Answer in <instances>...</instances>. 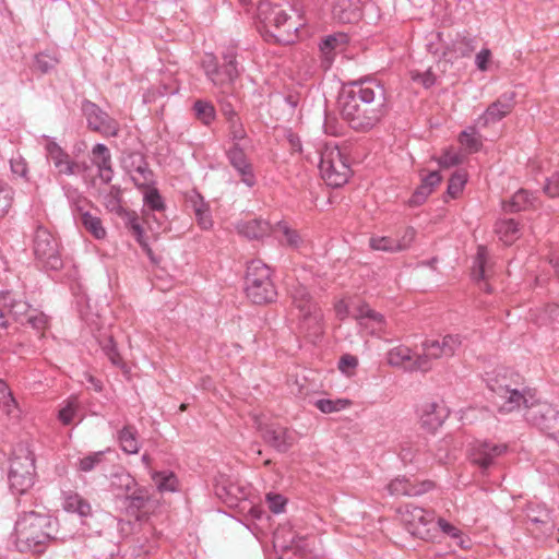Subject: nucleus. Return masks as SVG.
Listing matches in <instances>:
<instances>
[{
  "instance_id": "1",
  "label": "nucleus",
  "mask_w": 559,
  "mask_h": 559,
  "mask_svg": "<svg viewBox=\"0 0 559 559\" xmlns=\"http://www.w3.org/2000/svg\"><path fill=\"white\" fill-rule=\"evenodd\" d=\"M342 118L358 132L372 130L386 115V96L383 85L372 79L347 83L338 97Z\"/></svg>"
},
{
  "instance_id": "2",
  "label": "nucleus",
  "mask_w": 559,
  "mask_h": 559,
  "mask_svg": "<svg viewBox=\"0 0 559 559\" xmlns=\"http://www.w3.org/2000/svg\"><path fill=\"white\" fill-rule=\"evenodd\" d=\"M488 389L500 400V412L511 413L528 403L535 397L536 391L530 388L525 379L509 367L499 366L486 373Z\"/></svg>"
},
{
  "instance_id": "3",
  "label": "nucleus",
  "mask_w": 559,
  "mask_h": 559,
  "mask_svg": "<svg viewBox=\"0 0 559 559\" xmlns=\"http://www.w3.org/2000/svg\"><path fill=\"white\" fill-rule=\"evenodd\" d=\"M55 538L51 518L35 511L19 515L10 537L16 550L35 555L43 554Z\"/></svg>"
},
{
  "instance_id": "4",
  "label": "nucleus",
  "mask_w": 559,
  "mask_h": 559,
  "mask_svg": "<svg viewBox=\"0 0 559 559\" xmlns=\"http://www.w3.org/2000/svg\"><path fill=\"white\" fill-rule=\"evenodd\" d=\"M0 304L4 309L5 317H11L26 329H31L36 340L46 337L48 317L32 308L21 294L13 290H0Z\"/></svg>"
},
{
  "instance_id": "5",
  "label": "nucleus",
  "mask_w": 559,
  "mask_h": 559,
  "mask_svg": "<svg viewBox=\"0 0 559 559\" xmlns=\"http://www.w3.org/2000/svg\"><path fill=\"white\" fill-rule=\"evenodd\" d=\"M290 0H263L259 5V16L266 27H273L274 38L284 44L294 41L298 25L292 21L288 11Z\"/></svg>"
},
{
  "instance_id": "6",
  "label": "nucleus",
  "mask_w": 559,
  "mask_h": 559,
  "mask_svg": "<svg viewBox=\"0 0 559 559\" xmlns=\"http://www.w3.org/2000/svg\"><path fill=\"white\" fill-rule=\"evenodd\" d=\"M222 58L223 63L219 64L216 56L206 53L202 59V69L219 94H230L234 90V82L239 75L236 50L227 48Z\"/></svg>"
},
{
  "instance_id": "7",
  "label": "nucleus",
  "mask_w": 559,
  "mask_h": 559,
  "mask_svg": "<svg viewBox=\"0 0 559 559\" xmlns=\"http://www.w3.org/2000/svg\"><path fill=\"white\" fill-rule=\"evenodd\" d=\"M245 292L253 304L266 305L276 300L277 290L271 269L261 260H252L247 266Z\"/></svg>"
},
{
  "instance_id": "8",
  "label": "nucleus",
  "mask_w": 559,
  "mask_h": 559,
  "mask_svg": "<svg viewBox=\"0 0 559 559\" xmlns=\"http://www.w3.org/2000/svg\"><path fill=\"white\" fill-rule=\"evenodd\" d=\"M35 455L26 443H19L11 459L9 484L12 491L26 493L35 484Z\"/></svg>"
},
{
  "instance_id": "9",
  "label": "nucleus",
  "mask_w": 559,
  "mask_h": 559,
  "mask_svg": "<svg viewBox=\"0 0 559 559\" xmlns=\"http://www.w3.org/2000/svg\"><path fill=\"white\" fill-rule=\"evenodd\" d=\"M109 313V305L106 298L99 300L88 298L84 309L81 310L83 321L92 329L93 332H97V334H95V338L100 349H117L119 346L115 341L112 331L109 328H106Z\"/></svg>"
},
{
  "instance_id": "10",
  "label": "nucleus",
  "mask_w": 559,
  "mask_h": 559,
  "mask_svg": "<svg viewBox=\"0 0 559 559\" xmlns=\"http://www.w3.org/2000/svg\"><path fill=\"white\" fill-rule=\"evenodd\" d=\"M319 170L326 185L333 188L345 185L352 174L346 156L332 144H325L320 151Z\"/></svg>"
},
{
  "instance_id": "11",
  "label": "nucleus",
  "mask_w": 559,
  "mask_h": 559,
  "mask_svg": "<svg viewBox=\"0 0 559 559\" xmlns=\"http://www.w3.org/2000/svg\"><path fill=\"white\" fill-rule=\"evenodd\" d=\"M397 512L402 524L412 536L424 540L433 538L432 532L436 531V515L432 511L406 503L400 507Z\"/></svg>"
},
{
  "instance_id": "12",
  "label": "nucleus",
  "mask_w": 559,
  "mask_h": 559,
  "mask_svg": "<svg viewBox=\"0 0 559 559\" xmlns=\"http://www.w3.org/2000/svg\"><path fill=\"white\" fill-rule=\"evenodd\" d=\"M524 407L526 421L559 443V411L547 403L536 401L535 397Z\"/></svg>"
},
{
  "instance_id": "13",
  "label": "nucleus",
  "mask_w": 559,
  "mask_h": 559,
  "mask_svg": "<svg viewBox=\"0 0 559 559\" xmlns=\"http://www.w3.org/2000/svg\"><path fill=\"white\" fill-rule=\"evenodd\" d=\"M33 250L36 259L44 267L50 270H59L62 267L58 241L47 228L43 226L36 228L33 239Z\"/></svg>"
},
{
  "instance_id": "14",
  "label": "nucleus",
  "mask_w": 559,
  "mask_h": 559,
  "mask_svg": "<svg viewBox=\"0 0 559 559\" xmlns=\"http://www.w3.org/2000/svg\"><path fill=\"white\" fill-rule=\"evenodd\" d=\"M306 300L295 304L304 318L302 329L305 330L304 346H319L323 334L322 313L318 305L308 295Z\"/></svg>"
},
{
  "instance_id": "15",
  "label": "nucleus",
  "mask_w": 559,
  "mask_h": 559,
  "mask_svg": "<svg viewBox=\"0 0 559 559\" xmlns=\"http://www.w3.org/2000/svg\"><path fill=\"white\" fill-rule=\"evenodd\" d=\"M254 426L263 441L280 453H286L296 442L295 433L281 425L265 424L254 417Z\"/></svg>"
},
{
  "instance_id": "16",
  "label": "nucleus",
  "mask_w": 559,
  "mask_h": 559,
  "mask_svg": "<svg viewBox=\"0 0 559 559\" xmlns=\"http://www.w3.org/2000/svg\"><path fill=\"white\" fill-rule=\"evenodd\" d=\"M437 355H429L426 352H388L386 361L390 366L402 371H428Z\"/></svg>"
},
{
  "instance_id": "17",
  "label": "nucleus",
  "mask_w": 559,
  "mask_h": 559,
  "mask_svg": "<svg viewBox=\"0 0 559 559\" xmlns=\"http://www.w3.org/2000/svg\"><path fill=\"white\" fill-rule=\"evenodd\" d=\"M82 111L91 130L98 132L104 136L118 135L119 123L99 106L90 100H84L82 103Z\"/></svg>"
},
{
  "instance_id": "18",
  "label": "nucleus",
  "mask_w": 559,
  "mask_h": 559,
  "mask_svg": "<svg viewBox=\"0 0 559 559\" xmlns=\"http://www.w3.org/2000/svg\"><path fill=\"white\" fill-rule=\"evenodd\" d=\"M508 447L503 443L476 441L469 448V460L481 471L488 469L495 461L506 453Z\"/></svg>"
},
{
  "instance_id": "19",
  "label": "nucleus",
  "mask_w": 559,
  "mask_h": 559,
  "mask_svg": "<svg viewBox=\"0 0 559 559\" xmlns=\"http://www.w3.org/2000/svg\"><path fill=\"white\" fill-rule=\"evenodd\" d=\"M46 141L45 151L47 158L51 162L58 176H75L78 175L79 165L78 162L71 158V156L52 139L44 136Z\"/></svg>"
},
{
  "instance_id": "20",
  "label": "nucleus",
  "mask_w": 559,
  "mask_h": 559,
  "mask_svg": "<svg viewBox=\"0 0 559 559\" xmlns=\"http://www.w3.org/2000/svg\"><path fill=\"white\" fill-rule=\"evenodd\" d=\"M67 198L75 205L81 215V223L84 228L96 239H104L106 237V229L103 226L102 219L98 216L92 215L90 212L83 211V204L87 201L83 198L76 189L66 186L63 187Z\"/></svg>"
},
{
  "instance_id": "21",
  "label": "nucleus",
  "mask_w": 559,
  "mask_h": 559,
  "mask_svg": "<svg viewBox=\"0 0 559 559\" xmlns=\"http://www.w3.org/2000/svg\"><path fill=\"white\" fill-rule=\"evenodd\" d=\"M308 383L306 379L302 382L296 380L290 388V392L299 397L308 399V402L314 405L321 413H336L352 406L353 402L348 399H313L309 396Z\"/></svg>"
},
{
  "instance_id": "22",
  "label": "nucleus",
  "mask_w": 559,
  "mask_h": 559,
  "mask_svg": "<svg viewBox=\"0 0 559 559\" xmlns=\"http://www.w3.org/2000/svg\"><path fill=\"white\" fill-rule=\"evenodd\" d=\"M435 483L431 480L411 479L406 476H399L392 479L386 489L393 497H417L433 489Z\"/></svg>"
},
{
  "instance_id": "23",
  "label": "nucleus",
  "mask_w": 559,
  "mask_h": 559,
  "mask_svg": "<svg viewBox=\"0 0 559 559\" xmlns=\"http://www.w3.org/2000/svg\"><path fill=\"white\" fill-rule=\"evenodd\" d=\"M515 106V93L508 92L502 94L493 103H491L485 112L478 117L477 124L480 127H488L507 117Z\"/></svg>"
},
{
  "instance_id": "24",
  "label": "nucleus",
  "mask_w": 559,
  "mask_h": 559,
  "mask_svg": "<svg viewBox=\"0 0 559 559\" xmlns=\"http://www.w3.org/2000/svg\"><path fill=\"white\" fill-rule=\"evenodd\" d=\"M417 413L421 427L429 432H435L449 416V411L443 403L435 401L424 402Z\"/></svg>"
},
{
  "instance_id": "25",
  "label": "nucleus",
  "mask_w": 559,
  "mask_h": 559,
  "mask_svg": "<svg viewBox=\"0 0 559 559\" xmlns=\"http://www.w3.org/2000/svg\"><path fill=\"white\" fill-rule=\"evenodd\" d=\"M226 156L228 158L229 164L241 177V181L250 188L253 187L257 181L253 173V167L251 163L248 160L241 145L239 143H234L226 151Z\"/></svg>"
},
{
  "instance_id": "26",
  "label": "nucleus",
  "mask_w": 559,
  "mask_h": 559,
  "mask_svg": "<svg viewBox=\"0 0 559 559\" xmlns=\"http://www.w3.org/2000/svg\"><path fill=\"white\" fill-rule=\"evenodd\" d=\"M151 499L150 489L136 485V487L123 498L126 512L129 515L135 516L138 521H142L146 514Z\"/></svg>"
},
{
  "instance_id": "27",
  "label": "nucleus",
  "mask_w": 559,
  "mask_h": 559,
  "mask_svg": "<svg viewBox=\"0 0 559 559\" xmlns=\"http://www.w3.org/2000/svg\"><path fill=\"white\" fill-rule=\"evenodd\" d=\"M352 317L358 321L360 326L369 329L371 333L381 331L385 323L384 317L366 302H359L353 307Z\"/></svg>"
},
{
  "instance_id": "28",
  "label": "nucleus",
  "mask_w": 559,
  "mask_h": 559,
  "mask_svg": "<svg viewBox=\"0 0 559 559\" xmlns=\"http://www.w3.org/2000/svg\"><path fill=\"white\" fill-rule=\"evenodd\" d=\"M92 163L98 169V176L104 183H109L112 180L114 170L111 163V154L109 148L103 144L97 143L92 148Z\"/></svg>"
},
{
  "instance_id": "29",
  "label": "nucleus",
  "mask_w": 559,
  "mask_h": 559,
  "mask_svg": "<svg viewBox=\"0 0 559 559\" xmlns=\"http://www.w3.org/2000/svg\"><path fill=\"white\" fill-rule=\"evenodd\" d=\"M332 14L341 23H356L361 17L359 0H334Z\"/></svg>"
},
{
  "instance_id": "30",
  "label": "nucleus",
  "mask_w": 559,
  "mask_h": 559,
  "mask_svg": "<svg viewBox=\"0 0 559 559\" xmlns=\"http://www.w3.org/2000/svg\"><path fill=\"white\" fill-rule=\"evenodd\" d=\"M121 450L127 454H136L140 451L138 429L133 425H124L117 435Z\"/></svg>"
},
{
  "instance_id": "31",
  "label": "nucleus",
  "mask_w": 559,
  "mask_h": 559,
  "mask_svg": "<svg viewBox=\"0 0 559 559\" xmlns=\"http://www.w3.org/2000/svg\"><path fill=\"white\" fill-rule=\"evenodd\" d=\"M135 478L124 469L111 474L110 487L117 497H123L136 487Z\"/></svg>"
},
{
  "instance_id": "32",
  "label": "nucleus",
  "mask_w": 559,
  "mask_h": 559,
  "mask_svg": "<svg viewBox=\"0 0 559 559\" xmlns=\"http://www.w3.org/2000/svg\"><path fill=\"white\" fill-rule=\"evenodd\" d=\"M238 233L248 239H261L271 233L270 224L263 219H250L237 225Z\"/></svg>"
},
{
  "instance_id": "33",
  "label": "nucleus",
  "mask_w": 559,
  "mask_h": 559,
  "mask_svg": "<svg viewBox=\"0 0 559 559\" xmlns=\"http://www.w3.org/2000/svg\"><path fill=\"white\" fill-rule=\"evenodd\" d=\"M62 506L66 511L76 513L82 518L91 515L92 512L91 504L74 491L63 492Z\"/></svg>"
},
{
  "instance_id": "34",
  "label": "nucleus",
  "mask_w": 559,
  "mask_h": 559,
  "mask_svg": "<svg viewBox=\"0 0 559 559\" xmlns=\"http://www.w3.org/2000/svg\"><path fill=\"white\" fill-rule=\"evenodd\" d=\"M535 198L525 189L516 191L508 202H503V210L509 213L528 210L534 205Z\"/></svg>"
},
{
  "instance_id": "35",
  "label": "nucleus",
  "mask_w": 559,
  "mask_h": 559,
  "mask_svg": "<svg viewBox=\"0 0 559 559\" xmlns=\"http://www.w3.org/2000/svg\"><path fill=\"white\" fill-rule=\"evenodd\" d=\"M121 217L126 221V225L130 229L135 240L150 255L152 250L148 247L147 241L144 239V230L142 225L140 224L138 214L133 211H128L123 212V215Z\"/></svg>"
},
{
  "instance_id": "36",
  "label": "nucleus",
  "mask_w": 559,
  "mask_h": 559,
  "mask_svg": "<svg viewBox=\"0 0 559 559\" xmlns=\"http://www.w3.org/2000/svg\"><path fill=\"white\" fill-rule=\"evenodd\" d=\"M496 233L506 245L513 243L520 237L519 225L511 218L497 222Z\"/></svg>"
},
{
  "instance_id": "37",
  "label": "nucleus",
  "mask_w": 559,
  "mask_h": 559,
  "mask_svg": "<svg viewBox=\"0 0 559 559\" xmlns=\"http://www.w3.org/2000/svg\"><path fill=\"white\" fill-rule=\"evenodd\" d=\"M527 523L530 525L528 530H531L533 533L535 531H538V533L544 536L551 534V531L554 528V524L550 521V516L546 511L542 512L540 515H533L528 513Z\"/></svg>"
},
{
  "instance_id": "38",
  "label": "nucleus",
  "mask_w": 559,
  "mask_h": 559,
  "mask_svg": "<svg viewBox=\"0 0 559 559\" xmlns=\"http://www.w3.org/2000/svg\"><path fill=\"white\" fill-rule=\"evenodd\" d=\"M130 178L138 188L143 190L151 188L153 183V173L144 162L130 170Z\"/></svg>"
},
{
  "instance_id": "39",
  "label": "nucleus",
  "mask_w": 559,
  "mask_h": 559,
  "mask_svg": "<svg viewBox=\"0 0 559 559\" xmlns=\"http://www.w3.org/2000/svg\"><path fill=\"white\" fill-rule=\"evenodd\" d=\"M0 409L10 417H17V404L8 386V384L0 380Z\"/></svg>"
},
{
  "instance_id": "40",
  "label": "nucleus",
  "mask_w": 559,
  "mask_h": 559,
  "mask_svg": "<svg viewBox=\"0 0 559 559\" xmlns=\"http://www.w3.org/2000/svg\"><path fill=\"white\" fill-rule=\"evenodd\" d=\"M191 203L199 225L203 229L210 228L212 226V218L209 205L204 203L200 194H197L193 199H191Z\"/></svg>"
},
{
  "instance_id": "41",
  "label": "nucleus",
  "mask_w": 559,
  "mask_h": 559,
  "mask_svg": "<svg viewBox=\"0 0 559 559\" xmlns=\"http://www.w3.org/2000/svg\"><path fill=\"white\" fill-rule=\"evenodd\" d=\"M460 346H466L464 338L460 335H447L442 338V342L439 340H427L423 343L424 349H454Z\"/></svg>"
},
{
  "instance_id": "42",
  "label": "nucleus",
  "mask_w": 559,
  "mask_h": 559,
  "mask_svg": "<svg viewBox=\"0 0 559 559\" xmlns=\"http://www.w3.org/2000/svg\"><path fill=\"white\" fill-rule=\"evenodd\" d=\"M277 237H282L281 241L285 242L286 245L297 248L299 243L301 242L300 236L295 229L289 228V226L284 223L280 222L276 224V226L272 230Z\"/></svg>"
},
{
  "instance_id": "43",
  "label": "nucleus",
  "mask_w": 559,
  "mask_h": 559,
  "mask_svg": "<svg viewBox=\"0 0 559 559\" xmlns=\"http://www.w3.org/2000/svg\"><path fill=\"white\" fill-rule=\"evenodd\" d=\"M195 117L204 124H210L215 119V108L212 103L198 99L193 105Z\"/></svg>"
},
{
  "instance_id": "44",
  "label": "nucleus",
  "mask_w": 559,
  "mask_h": 559,
  "mask_svg": "<svg viewBox=\"0 0 559 559\" xmlns=\"http://www.w3.org/2000/svg\"><path fill=\"white\" fill-rule=\"evenodd\" d=\"M14 191L12 187L0 180V219H2L12 207Z\"/></svg>"
},
{
  "instance_id": "45",
  "label": "nucleus",
  "mask_w": 559,
  "mask_h": 559,
  "mask_svg": "<svg viewBox=\"0 0 559 559\" xmlns=\"http://www.w3.org/2000/svg\"><path fill=\"white\" fill-rule=\"evenodd\" d=\"M467 181V175L463 170L455 171L449 179L447 193L452 199L457 198Z\"/></svg>"
},
{
  "instance_id": "46",
  "label": "nucleus",
  "mask_w": 559,
  "mask_h": 559,
  "mask_svg": "<svg viewBox=\"0 0 559 559\" xmlns=\"http://www.w3.org/2000/svg\"><path fill=\"white\" fill-rule=\"evenodd\" d=\"M453 50L462 57L469 56L475 50L474 38L467 33L457 34L453 41Z\"/></svg>"
},
{
  "instance_id": "47",
  "label": "nucleus",
  "mask_w": 559,
  "mask_h": 559,
  "mask_svg": "<svg viewBox=\"0 0 559 559\" xmlns=\"http://www.w3.org/2000/svg\"><path fill=\"white\" fill-rule=\"evenodd\" d=\"M144 204L151 211L162 213L165 210V203L162 195L156 188H148L144 190Z\"/></svg>"
},
{
  "instance_id": "48",
  "label": "nucleus",
  "mask_w": 559,
  "mask_h": 559,
  "mask_svg": "<svg viewBox=\"0 0 559 559\" xmlns=\"http://www.w3.org/2000/svg\"><path fill=\"white\" fill-rule=\"evenodd\" d=\"M105 459V452L98 451L93 452L82 459L78 462V469L84 473H88L94 471L100 463H103Z\"/></svg>"
},
{
  "instance_id": "49",
  "label": "nucleus",
  "mask_w": 559,
  "mask_h": 559,
  "mask_svg": "<svg viewBox=\"0 0 559 559\" xmlns=\"http://www.w3.org/2000/svg\"><path fill=\"white\" fill-rule=\"evenodd\" d=\"M153 479L159 491H175L177 478L174 473L158 472L153 475Z\"/></svg>"
},
{
  "instance_id": "50",
  "label": "nucleus",
  "mask_w": 559,
  "mask_h": 559,
  "mask_svg": "<svg viewBox=\"0 0 559 559\" xmlns=\"http://www.w3.org/2000/svg\"><path fill=\"white\" fill-rule=\"evenodd\" d=\"M230 97L236 98L234 90L230 94H219V92H217V99L221 104L222 114L228 122L239 118L235 111L234 104L230 102Z\"/></svg>"
},
{
  "instance_id": "51",
  "label": "nucleus",
  "mask_w": 559,
  "mask_h": 559,
  "mask_svg": "<svg viewBox=\"0 0 559 559\" xmlns=\"http://www.w3.org/2000/svg\"><path fill=\"white\" fill-rule=\"evenodd\" d=\"M486 255H487L486 248L483 246L478 247L477 255H476L474 267L472 271V276L475 281H484L486 278V274H485Z\"/></svg>"
},
{
  "instance_id": "52",
  "label": "nucleus",
  "mask_w": 559,
  "mask_h": 559,
  "mask_svg": "<svg viewBox=\"0 0 559 559\" xmlns=\"http://www.w3.org/2000/svg\"><path fill=\"white\" fill-rule=\"evenodd\" d=\"M57 63V59L47 55V53H38L35 57V63L34 68L41 72V73H48L51 71Z\"/></svg>"
},
{
  "instance_id": "53",
  "label": "nucleus",
  "mask_w": 559,
  "mask_h": 559,
  "mask_svg": "<svg viewBox=\"0 0 559 559\" xmlns=\"http://www.w3.org/2000/svg\"><path fill=\"white\" fill-rule=\"evenodd\" d=\"M394 243H395V239L391 238V237H371L370 238V247L373 250L396 252Z\"/></svg>"
},
{
  "instance_id": "54",
  "label": "nucleus",
  "mask_w": 559,
  "mask_h": 559,
  "mask_svg": "<svg viewBox=\"0 0 559 559\" xmlns=\"http://www.w3.org/2000/svg\"><path fill=\"white\" fill-rule=\"evenodd\" d=\"M415 237L416 230L413 227H407L404 230L403 235L399 239H395L394 246L396 252L408 249L412 246L413 241L415 240Z\"/></svg>"
},
{
  "instance_id": "55",
  "label": "nucleus",
  "mask_w": 559,
  "mask_h": 559,
  "mask_svg": "<svg viewBox=\"0 0 559 559\" xmlns=\"http://www.w3.org/2000/svg\"><path fill=\"white\" fill-rule=\"evenodd\" d=\"M229 135L234 143H239L247 138V132L240 121V119H236L228 122Z\"/></svg>"
},
{
  "instance_id": "56",
  "label": "nucleus",
  "mask_w": 559,
  "mask_h": 559,
  "mask_svg": "<svg viewBox=\"0 0 559 559\" xmlns=\"http://www.w3.org/2000/svg\"><path fill=\"white\" fill-rule=\"evenodd\" d=\"M78 404L76 401L70 400L64 407L59 411L58 418L63 425H70L76 413Z\"/></svg>"
},
{
  "instance_id": "57",
  "label": "nucleus",
  "mask_w": 559,
  "mask_h": 559,
  "mask_svg": "<svg viewBox=\"0 0 559 559\" xmlns=\"http://www.w3.org/2000/svg\"><path fill=\"white\" fill-rule=\"evenodd\" d=\"M105 206L106 209H108L110 212H115L117 213L118 215L122 216L123 215V212H128L127 210H124L121 204H120V199H119V191H110V193H108L106 197H105Z\"/></svg>"
},
{
  "instance_id": "58",
  "label": "nucleus",
  "mask_w": 559,
  "mask_h": 559,
  "mask_svg": "<svg viewBox=\"0 0 559 559\" xmlns=\"http://www.w3.org/2000/svg\"><path fill=\"white\" fill-rule=\"evenodd\" d=\"M266 502H267L269 509L273 513L278 514L284 511V507L286 504V499L282 495L267 493Z\"/></svg>"
},
{
  "instance_id": "59",
  "label": "nucleus",
  "mask_w": 559,
  "mask_h": 559,
  "mask_svg": "<svg viewBox=\"0 0 559 559\" xmlns=\"http://www.w3.org/2000/svg\"><path fill=\"white\" fill-rule=\"evenodd\" d=\"M544 192L550 198L559 197V173H555L547 178L544 186Z\"/></svg>"
},
{
  "instance_id": "60",
  "label": "nucleus",
  "mask_w": 559,
  "mask_h": 559,
  "mask_svg": "<svg viewBox=\"0 0 559 559\" xmlns=\"http://www.w3.org/2000/svg\"><path fill=\"white\" fill-rule=\"evenodd\" d=\"M357 365L358 359L355 356L346 354L341 357L338 361V369L345 374H350Z\"/></svg>"
},
{
  "instance_id": "61",
  "label": "nucleus",
  "mask_w": 559,
  "mask_h": 559,
  "mask_svg": "<svg viewBox=\"0 0 559 559\" xmlns=\"http://www.w3.org/2000/svg\"><path fill=\"white\" fill-rule=\"evenodd\" d=\"M460 141L463 145H465L466 147H468L471 151H474V152L478 151L481 145L479 140L475 136L474 131H472V132L463 131L460 134Z\"/></svg>"
},
{
  "instance_id": "62",
  "label": "nucleus",
  "mask_w": 559,
  "mask_h": 559,
  "mask_svg": "<svg viewBox=\"0 0 559 559\" xmlns=\"http://www.w3.org/2000/svg\"><path fill=\"white\" fill-rule=\"evenodd\" d=\"M152 546L145 547L144 545L133 546L126 555L129 559H146V556L151 551Z\"/></svg>"
},
{
  "instance_id": "63",
  "label": "nucleus",
  "mask_w": 559,
  "mask_h": 559,
  "mask_svg": "<svg viewBox=\"0 0 559 559\" xmlns=\"http://www.w3.org/2000/svg\"><path fill=\"white\" fill-rule=\"evenodd\" d=\"M106 355L111 364L119 367L124 374L130 373V367L123 361L120 352H106Z\"/></svg>"
},
{
  "instance_id": "64",
  "label": "nucleus",
  "mask_w": 559,
  "mask_h": 559,
  "mask_svg": "<svg viewBox=\"0 0 559 559\" xmlns=\"http://www.w3.org/2000/svg\"><path fill=\"white\" fill-rule=\"evenodd\" d=\"M301 547L299 544H292L289 546H284L283 551L281 555L282 559H301V555H298L297 551H299Z\"/></svg>"
}]
</instances>
